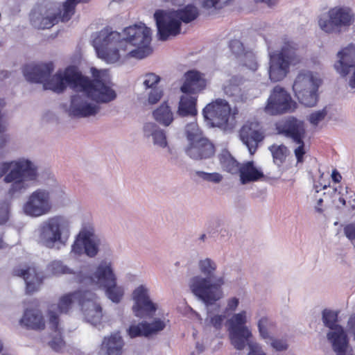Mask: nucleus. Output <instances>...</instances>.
Segmentation results:
<instances>
[{
	"instance_id": "59",
	"label": "nucleus",
	"mask_w": 355,
	"mask_h": 355,
	"mask_svg": "<svg viewBox=\"0 0 355 355\" xmlns=\"http://www.w3.org/2000/svg\"><path fill=\"white\" fill-rule=\"evenodd\" d=\"M269 339L272 340L270 343L271 347L277 352H283L288 349V345L286 340L273 338L271 336L269 338Z\"/></svg>"
},
{
	"instance_id": "42",
	"label": "nucleus",
	"mask_w": 355,
	"mask_h": 355,
	"mask_svg": "<svg viewBox=\"0 0 355 355\" xmlns=\"http://www.w3.org/2000/svg\"><path fill=\"white\" fill-rule=\"evenodd\" d=\"M268 149L272 153L274 163L280 166L286 160L287 147L284 144L272 145Z\"/></svg>"
},
{
	"instance_id": "49",
	"label": "nucleus",
	"mask_w": 355,
	"mask_h": 355,
	"mask_svg": "<svg viewBox=\"0 0 355 355\" xmlns=\"http://www.w3.org/2000/svg\"><path fill=\"white\" fill-rule=\"evenodd\" d=\"M185 132L189 144L194 143L198 139L202 137V136L199 134V130L196 123H191L188 124L186 126Z\"/></svg>"
},
{
	"instance_id": "54",
	"label": "nucleus",
	"mask_w": 355,
	"mask_h": 355,
	"mask_svg": "<svg viewBox=\"0 0 355 355\" xmlns=\"http://www.w3.org/2000/svg\"><path fill=\"white\" fill-rule=\"evenodd\" d=\"M223 224L220 218L216 217L211 219L207 224V232L210 235H214L218 232V228Z\"/></svg>"
},
{
	"instance_id": "48",
	"label": "nucleus",
	"mask_w": 355,
	"mask_h": 355,
	"mask_svg": "<svg viewBox=\"0 0 355 355\" xmlns=\"http://www.w3.org/2000/svg\"><path fill=\"white\" fill-rule=\"evenodd\" d=\"M11 200L4 199L0 201V225L8 222L10 216Z\"/></svg>"
},
{
	"instance_id": "51",
	"label": "nucleus",
	"mask_w": 355,
	"mask_h": 355,
	"mask_svg": "<svg viewBox=\"0 0 355 355\" xmlns=\"http://www.w3.org/2000/svg\"><path fill=\"white\" fill-rule=\"evenodd\" d=\"M160 129V127L154 122L145 123L143 125L144 136L147 139L152 137L153 139Z\"/></svg>"
},
{
	"instance_id": "1",
	"label": "nucleus",
	"mask_w": 355,
	"mask_h": 355,
	"mask_svg": "<svg viewBox=\"0 0 355 355\" xmlns=\"http://www.w3.org/2000/svg\"><path fill=\"white\" fill-rule=\"evenodd\" d=\"M198 268L205 277H193L190 280L189 287L192 293L199 300L206 306H210L223 297L225 277L214 276L217 264L210 258L200 260Z\"/></svg>"
},
{
	"instance_id": "19",
	"label": "nucleus",
	"mask_w": 355,
	"mask_h": 355,
	"mask_svg": "<svg viewBox=\"0 0 355 355\" xmlns=\"http://www.w3.org/2000/svg\"><path fill=\"white\" fill-rule=\"evenodd\" d=\"M80 308L85 320L88 323L94 326L101 324L103 318V308L98 302V296L95 293L85 290Z\"/></svg>"
},
{
	"instance_id": "52",
	"label": "nucleus",
	"mask_w": 355,
	"mask_h": 355,
	"mask_svg": "<svg viewBox=\"0 0 355 355\" xmlns=\"http://www.w3.org/2000/svg\"><path fill=\"white\" fill-rule=\"evenodd\" d=\"M229 48L232 53L237 58H241L245 51L243 44L239 40H232L229 42Z\"/></svg>"
},
{
	"instance_id": "45",
	"label": "nucleus",
	"mask_w": 355,
	"mask_h": 355,
	"mask_svg": "<svg viewBox=\"0 0 355 355\" xmlns=\"http://www.w3.org/2000/svg\"><path fill=\"white\" fill-rule=\"evenodd\" d=\"M5 104L4 99L0 98V158L4 156V147L9 139L8 135L5 134L6 127L2 124L3 114L1 111Z\"/></svg>"
},
{
	"instance_id": "15",
	"label": "nucleus",
	"mask_w": 355,
	"mask_h": 355,
	"mask_svg": "<svg viewBox=\"0 0 355 355\" xmlns=\"http://www.w3.org/2000/svg\"><path fill=\"white\" fill-rule=\"evenodd\" d=\"M336 56L338 60L335 62L334 68L341 78L347 77L352 69H354L348 84L352 89H355V44H349L341 49Z\"/></svg>"
},
{
	"instance_id": "3",
	"label": "nucleus",
	"mask_w": 355,
	"mask_h": 355,
	"mask_svg": "<svg viewBox=\"0 0 355 355\" xmlns=\"http://www.w3.org/2000/svg\"><path fill=\"white\" fill-rule=\"evenodd\" d=\"M199 16V10L192 3L178 10H157L154 19L157 29V37L159 41H166L170 36H176L181 31L182 23L192 22Z\"/></svg>"
},
{
	"instance_id": "57",
	"label": "nucleus",
	"mask_w": 355,
	"mask_h": 355,
	"mask_svg": "<svg viewBox=\"0 0 355 355\" xmlns=\"http://www.w3.org/2000/svg\"><path fill=\"white\" fill-rule=\"evenodd\" d=\"M153 143L155 146L164 148L168 146L166 132L163 129L157 133L156 137L153 139Z\"/></svg>"
},
{
	"instance_id": "5",
	"label": "nucleus",
	"mask_w": 355,
	"mask_h": 355,
	"mask_svg": "<svg viewBox=\"0 0 355 355\" xmlns=\"http://www.w3.org/2000/svg\"><path fill=\"white\" fill-rule=\"evenodd\" d=\"M39 231V239L42 245L59 250L67 245L69 236V222L64 216H55L44 221Z\"/></svg>"
},
{
	"instance_id": "20",
	"label": "nucleus",
	"mask_w": 355,
	"mask_h": 355,
	"mask_svg": "<svg viewBox=\"0 0 355 355\" xmlns=\"http://www.w3.org/2000/svg\"><path fill=\"white\" fill-rule=\"evenodd\" d=\"M85 95L73 94L71 96L68 114L73 118H89L95 116L101 110V107L90 102Z\"/></svg>"
},
{
	"instance_id": "10",
	"label": "nucleus",
	"mask_w": 355,
	"mask_h": 355,
	"mask_svg": "<svg viewBox=\"0 0 355 355\" xmlns=\"http://www.w3.org/2000/svg\"><path fill=\"white\" fill-rule=\"evenodd\" d=\"M321 84L322 80L315 77L311 71L302 70L294 81L293 89L301 104L312 107L318 101V89Z\"/></svg>"
},
{
	"instance_id": "58",
	"label": "nucleus",
	"mask_w": 355,
	"mask_h": 355,
	"mask_svg": "<svg viewBox=\"0 0 355 355\" xmlns=\"http://www.w3.org/2000/svg\"><path fill=\"white\" fill-rule=\"evenodd\" d=\"M160 77L153 73H149L146 75V79L144 85L146 88H157L155 86L159 82Z\"/></svg>"
},
{
	"instance_id": "13",
	"label": "nucleus",
	"mask_w": 355,
	"mask_h": 355,
	"mask_svg": "<svg viewBox=\"0 0 355 355\" xmlns=\"http://www.w3.org/2000/svg\"><path fill=\"white\" fill-rule=\"evenodd\" d=\"M230 114L231 107L228 102L222 98H216L208 103L202 110V115L207 124L223 130L231 128L228 123Z\"/></svg>"
},
{
	"instance_id": "26",
	"label": "nucleus",
	"mask_w": 355,
	"mask_h": 355,
	"mask_svg": "<svg viewBox=\"0 0 355 355\" xmlns=\"http://www.w3.org/2000/svg\"><path fill=\"white\" fill-rule=\"evenodd\" d=\"M203 74L199 71L191 69L184 73V82L180 87V91L187 95L195 94L203 90L207 85Z\"/></svg>"
},
{
	"instance_id": "6",
	"label": "nucleus",
	"mask_w": 355,
	"mask_h": 355,
	"mask_svg": "<svg viewBox=\"0 0 355 355\" xmlns=\"http://www.w3.org/2000/svg\"><path fill=\"white\" fill-rule=\"evenodd\" d=\"M123 43L130 44L137 48L130 51L128 55L131 58L144 59L150 55L153 49L151 30L145 24H134L123 28L122 31Z\"/></svg>"
},
{
	"instance_id": "25",
	"label": "nucleus",
	"mask_w": 355,
	"mask_h": 355,
	"mask_svg": "<svg viewBox=\"0 0 355 355\" xmlns=\"http://www.w3.org/2000/svg\"><path fill=\"white\" fill-rule=\"evenodd\" d=\"M62 73L69 87L75 92L85 93L91 78L84 76L75 65L67 67Z\"/></svg>"
},
{
	"instance_id": "29",
	"label": "nucleus",
	"mask_w": 355,
	"mask_h": 355,
	"mask_svg": "<svg viewBox=\"0 0 355 355\" xmlns=\"http://www.w3.org/2000/svg\"><path fill=\"white\" fill-rule=\"evenodd\" d=\"M240 138L246 146L250 155H254L257 150L258 144L264 139L263 132L253 130L250 126L243 125L240 130Z\"/></svg>"
},
{
	"instance_id": "4",
	"label": "nucleus",
	"mask_w": 355,
	"mask_h": 355,
	"mask_svg": "<svg viewBox=\"0 0 355 355\" xmlns=\"http://www.w3.org/2000/svg\"><path fill=\"white\" fill-rule=\"evenodd\" d=\"M298 47L294 41L285 40L279 51L270 54L268 75L272 82L282 80L288 73L291 64L300 61Z\"/></svg>"
},
{
	"instance_id": "34",
	"label": "nucleus",
	"mask_w": 355,
	"mask_h": 355,
	"mask_svg": "<svg viewBox=\"0 0 355 355\" xmlns=\"http://www.w3.org/2000/svg\"><path fill=\"white\" fill-rule=\"evenodd\" d=\"M152 115L156 122L165 127L169 126L174 121L173 113L166 101L153 110Z\"/></svg>"
},
{
	"instance_id": "38",
	"label": "nucleus",
	"mask_w": 355,
	"mask_h": 355,
	"mask_svg": "<svg viewBox=\"0 0 355 355\" xmlns=\"http://www.w3.org/2000/svg\"><path fill=\"white\" fill-rule=\"evenodd\" d=\"M103 291L105 296L112 303L118 304L123 298L125 291L121 286H119L117 280L100 288Z\"/></svg>"
},
{
	"instance_id": "47",
	"label": "nucleus",
	"mask_w": 355,
	"mask_h": 355,
	"mask_svg": "<svg viewBox=\"0 0 355 355\" xmlns=\"http://www.w3.org/2000/svg\"><path fill=\"white\" fill-rule=\"evenodd\" d=\"M272 322L268 317H261L257 323L258 330L260 336L263 339L270 338L268 329L272 327Z\"/></svg>"
},
{
	"instance_id": "21",
	"label": "nucleus",
	"mask_w": 355,
	"mask_h": 355,
	"mask_svg": "<svg viewBox=\"0 0 355 355\" xmlns=\"http://www.w3.org/2000/svg\"><path fill=\"white\" fill-rule=\"evenodd\" d=\"M54 70L53 62L40 64H26L21 68L25 79L32 83H43L51 77Z\"/></svg>"
},
{
	"instance_id": "37",
	"label": "nucleus",
	"mask_w": 355,
	"mask_h": 355,
	"mask_svg": "<svg viewBox=\"0 0 355 355\" xmlns=\"http://www.w3.org/2000/svg\"><path fill=\"white\" fill-rule=\"evenodd\" d=\"M67 87L65 78L61 71L56 72L51 78H49L44 83V89L45 90H51L57 94L63 93Z\"/></svg>"
},
{
	"instance_id": "64",
	"label": "nucleus",
	"mask_w": 355,
	"mask_h": 355,
	"mask_svg": "<svg viewBox=\"0 0 355 355\" xmlns=\"http://www.w3.org/2000/svg\"><path fill=\"white\" fill-rule=\"evenodd\" d=\"M344 234L350 241L355 240V223H349L345 226Z\"/></svg>"
},
{
	"instance_id": "18",
	"label": "nucleus",
	"mask_w": 355,
	"mask_h": 355,
	"mask_svg": "<svg viewBox=\"0 0 355 355\" xmlns=\"http://www.w3.org/2000/svg\"><path fill=\"white\" fill-rule=\"evenodd\" d=\"M277 134L290 139L293 142L305 139L306 130L305 123L294 116H288L275 124Z\"/></svg>"
},
{
	"instance_id": "31",
	"label": "nucleus",
	"mask_w": 355,
	"mask_h": 355,
	"mask_svg": "<svg viewBox=\"0 0 355 355\" xmlns=\"http://www.w3.org/2000/svg\"><path fill=\"white\" fill-rule=\"evenodd\" d=\"M124 343L119 334H112L105 337L101 344V351L106 355H121Z\"/></svg>"
},
{
	"instance_id": "2",
	"label": "nucleus",
	"mask_w": 355,
	"mask_h": 355,
	"mask_svg": "<svg viewBox=\"0 0 355 355\" xmlns=\"http://www.w3.org/2000/svg\"><path fill=\"white\" fill-rule=\"evenodd\" d=\"M3 176L5 183L11 184L7 195L10 198H17L29 188V182L37 179L38 168L26 158L3 162L0 163V178Z\"/></svg>"
},
{
	"instance_id": "44",
	"label": "nucleus",
	"mask_w": 355,
	"mask_h": 355,
	"mask_svg": "<svg viewBox=\"0 0 355 355\" xmlns=\"http://www.w3.org/2000/svg\"><path fill=\"white\" fill-rule=\"evenodd\" d=\"M47 270L55 275L73 273L72 269L64 265L60 260H53L50 262L47 266Z\"/></svg>"
},
{
	"instance_id": "27",
	"label": "nucleus",
	"mask_w": 355,
	"mask_h": 355,
	"mask_svg": "<svg viewBox=\"0 0 355 355\" xmlns=\"http://www.w3.org/2000/svg\"><path fill=\"white\" fill-rule=\"evenodd\" d=\"M20 324L28 330L41 331L45 329V320L37 308H26L19 320Z\"/></svg>"
},
{
	"instance_id": "41",
	"label": "nucleus",
	"mask_w": 355,
	"mask_h": 355,
	"mask_svg": "<svg viewBox=\"0 0 355 355\" xmlns=\"http://www.w3.org/2000/svg\"><path fill=\"white\" fill-rule=\"evenodd\" d=\"M338 311H333L329 309H324L322 311V321L325 327L329 329L330 331L336 329L338 322Z\"/></svg>"
},
{
	"instance_id": "16",
	"label": "nucleus",
	"mask_w": 355,
	"mask_h": 355,
	"mask_svg": "<svg viewBox=\"0 0 355 355\" xmlns=\"http://www.w3.org/2000/svg\"><path fill=\"white\" fill-rule=\"evenodd\" d=\"M134 301L132 311L134 315L139 318H151L155 314L158 306L150 297L148 290L144 285L137 287L132 294Z\"/></svg>"
},
{
	"instance_id": "55",
	"label": "nucleus",
	"mask_w": 355,
	"mask_h": 355,
	"mask_svg": "<svg viewBox=\"0 0 355 355\" xmlns=\"http://www.w3.org/2000/svg\"><path fill=\"white\" fill-rule=\"evenodd\" d=\"M57 335L52 338L49 342V347L55 352H60L64 346V341L61 332H56Z\"/></svg>"
},
{
	"instance_id": "56",
	"label": "nucleus",
	"mask_w": 355,
	"mask_h": 355,
	"mask_svg": "<svg viewBox=\"0 0 355 355\" xmlns=\"http://www.w3.org/2000/svg\"><path fill=\"white\" fill-rule=\"evenodd\" d=\"M298 146L294 150V154L297 163L304 162V157L306 154L304 139L294 141Z\"/></svg>"
},
{
	"instance_id": "24",
	"label": "nucleus",
	"mask_w": 355,
	"mask_h": 355,
	"mask_svg": "<svg viewBox=\"0 0 355 355\" xmlns=\"http://www.w3.org/2000/svg\"><path fill=\"white\" fill-rule=\"evenodd\" d=\"M89 278L98 288L117 280L112 262L107 260H102L98 264Z\"/></svg>"
},
{
	"instance_id": "14",
	"label": "nucleus",
	"mask_w": 355,
	"mask_h": 355,
	"mask_svg": "<svg viewBox=\"0 0 355 355\" xmlns=\"http://www.w3.org/2000/svg\"><path fill=\"white\" fill-rule=\"evenodd\" d=\"M297 108V103L291 94L280 86H275L268 99L266 110L272 115L293 112Z\"/></svg>"
},
{
	"instance_id": "46",
	"label": "nucleus",
	"mask_w": 355,
	"mask_h": 355,
	"mask_svg": "<svg viewBox=\"0 0 355 355\" xmlns=\"http://www.w3.org/2000/svg\"><path fill=\"white\" fill-rule=\"evenodd\" d=\"M241 63L252 71H256L258 68L256 56L252 51H246L240 58Z\"/></svg>"
},
{
	"instance_id": "28",
	"label": "nucleus",
	"mask_w": 355,
	"mask_h": 355,
	"mask_svg": "<svg viewBox=\"0 0 355 355\" xmlns=\"http://www.w3.org/2000/svg\"><path fill=\"white\" fill-rule=\"evenodd\" d=\"M327 338L336 355L347 352L349 339L342 325H338L336 329L329 331L327 334Z\"/></svg>"
},
{
	"instance_id": "33",
	"label": "nucleus",
	"mask_w": 355,
	"mask_h": 355,
	"mask_svg": "<svg viewBox=\"0 0 355 355\" xmlns=\"http://www.w3.org/2000/svg\"><path fill=\"white\" fill-rule=\"evenodd\" d=\"M84 293L85 291L77 290L62 295L58 303L59 311L61 313H67L74 302H77L80 306Z\"/></svg>"
},
{
	"instance_id": "63",
	"label": "nucleus",
	"mask_w": 355,
	"mask_h": 355,
	"mask_svg": "<svg viewBox=\"0 0 355 355\" xmlns=\"http://www.w3.org/2000/svg\"><path fill=\"white\" fill-rule=\"evenodd\" d=\"M12 275L14 276L22 277L24 280L29 279L31 276L30 268L27 267L26 268L23 269L16 267L12 270Z\"/></svg>"
},
{
	"instance_id": "53",
	"label": "nucleus",
	"mask_w": 355,
	"mask_h": 355,
	"mask_svg": "<svg viewBox=\"0 0 355 355\" xmlns=\"http://www.w3.org/2000/svg\"><path fill=\"white\" fill-rule=\"evenodd\" d=\"M327 113V107H324L322 110L312 112L309 115V121L312 125H318L320 121L324 119Z\"/></svg>"
},
{
	"instance_id": "32",
	"label": "nucleus",
	"mask_w": 355,
	"mask_h": 355,
	"mask_svg": "<svg viewBox=\"0 0 355 355\" xmlns=\"http://www.w3.org/2000/svg\"><path fill=\"white\" fill-rule=\"evenodd\" d=\"M231 344L237 350H243L248 343H252L249 341L252 337V332L248 328L228 330Z\"/></svg>"
},
{
	"instance_id": "43",
	"label": "nucleus",
	"mask_w": 355,
	"mask_h": 355,
	"mask_svg": "<svg viewBox=\"0 0 355 355\" xmlns=\"http://www.w3.org/2000/svg\"><path fill=\"white\" fill-rule=\"evenodd\" d=\"M246 322V312L245 311L235 313L227 320L228 330L248 328L245 325Z\"/></svg>"
},
{
	"instance_id": "50",
	"label": "nucleus",
	"mask_w": 355,
	"mask_h": 355,
	"mask_svg": "<svg viewBox=\"0 0 355 355\" xmlns=\"http://www.w3.org/2000/svg\"><path fill=\"white\" fill-rule=\"evenodd\" d=\"M196 175L200 178L205 181L213 182L215 184L219 183L223 180V175L217 172L207 173L205 171H196Z\"/></svg>"
},
{
	"instance_id": "61",
	"label": "nucleus",
	"mask_w": 355,
	"mask_h": 355,
	"mask_svg": "<svg viewBox=\"0 0 355 355\" xmlns=\"http://www.w3.org/2000/svg\"><path fill=\"white\" fill-rule=\"evenodd\" d=\"M59 316L57 313L50 311L49 312V325L51 330L56 332H60L59 329Z\"/></svg>"
},
{
	"instance_id": "36",
	"label": "nucleus",
	"mask_w": 355,
	"mask_h": 355,
	"mask_svg": "<svg viewBox=\"0 0 355 355\" xmlns=\"http://www.w3.org/2000/svg\"><path fill=\"white\" fill-rule=\"evenodd\" d=\"M196 105L197 97L182 96L179 102L178 114L181 116H196L198 113Z\"/></svg>"
},
{
	"instance_id": "9",
	"label": "nucleus",
	"mask_w": 355,
	"mask_h": 355,
	"mask_svg": "<svg viewBox=\"0 0 355 355\" xmlns=\"http://www.w3.org/2000/svg\"><path fill=\"white\" fill-rule=\"evenodd\" d=\"M105 242L104 238L96 233L94 225L87 223L83 225L76 235L71 245V253L78 257L85 254L89 258H94Z\"/></svg>"
},
{
	"instance_id": "7",
	"label": "nucleus",
	"mask_w": 355,
	"mask_h": 355,
	"mask_svg": "<svg viewBox=\"0 0 355 355\" xmlns=\"http://www.w3.org/2000/svg\"><path fill=\"white\" fill-rule=\"evenodd\" d=\"M123 43L122 33L110 31L107 28L97 33L92 40V45L98 58L109 64L115 63L119 60L118 48Z\"/></svg>"
},
{
	"instance_id": "17",
	"label": "nucleus",
	"mask_w": 355,
	"mask_h": 355,
	"mask_svg": "<svg viewBox=\"0 0 355 355\" xmlns=\"http://www.w3.org/2000/svg\"><path fill=\"white\" fill-rule=\"evenodd\" d=\"M51 209L50 192L44 189H37L33 191L23 207L24 214L31 217L45 215Z\"/></svg>"
},
{
	"instance_id": "23",
	"label": "nucleus",
	"mask_w": 355,
	"mask_h": 355,
	"mask_svg": "<svg viewBox=\"0 0 355 355\" xmlns=\"http://www.w3.org/2000/svg\"><path fill=\"white\" fill-rule=\"evenodd\" d=\"M185 153L192 159L202 160L211 158L216 152L214 144L207 138L202 137L185 148Z\"/></svg>"
},
{
	"instance_id": "8",
	"label": "nucleus",
	"mask_w": 355,
	"mask_h": 355,
	"mask_svg": "<svg viewBox=\"0 0 355 355\" xmlns=\"http://www.w3.org/2000/svg\"><path fill=\"white\" fill-rule=\"evenodd\" d=\"M92 78L84 94L96 104H107L117 97L112 83L106 78V71L91 68Z\"/></svg>"
},
{
	"instance_id": "39",
	"label": "nucleus",
	"mask_w": 355,
	"mask_h": 355,
	"mask_svg": "<svg viewBox=\"0 0 355 355\" xmlns=\"http://www.w3.org/2000/svg\"><path fill=\"white\" fill-rule=\"evenodd\" d=\"M243 83V78L241 76H234L224 85L223 91L225 94L230 97H234L235 100L240 99L243 96L241 85Z\"/></svg>"
},
{
	"instance_id": "12",
	"label": "nucleus",
	"mask_w": 355,
	"mask_h": 355,
	"mask_svg": "<svg viewBox=\"0 0 355 355\" xmlns=\"http://www.w3.org/2000/svg\"><path fill=\"white\" fill-rule=\"evenodd\" d=\"M59 7L52 1L36 3L29 12L31 25L38 30L49 29L59 23Z\"/></svg>"
},
{
	"instance_id": "40",
	"label": "nucleus",
	"mask_w": 355,
	"mask_h": 355,
	"mask_svg": "<svg viewBox=\"0 0 355 355\" xmlns=\"http://www.w3.org/2000/svg\"><path fill=\"white\" fill-rule=\"evenodd\" d=\"M88 0H66L63 3L62 12L59 8V21L67 22L71 19L75 12V8L78 3L87 2Z\"/></svg>"
},
{
	"instance_id": "22",
	"label": "nucleus",
	"mask_w": 355,
	"mask_h": 355,
	"mask_svg": "<svg viewBox=\"0 0 355 355\" xmlns=\"http://www.w3.org/2000/svg\"><path fill=\"white\" fill-rule=\"evenodd\" d=\"M165 327L164 321L160 318H155L152 322L141 321L137 324H130L127 329V334L130 338H150L162 331Z\"/></svg>"
},
{
	"instance_id": "35",
	"label": "nucleus",
	"mask_w": 355,
	"mask_h": 355,
	"mask_svg": "<svg viewBox=\"0 0 355 355\" xmlns=\"http://www.w3.org/2000/svg\"><path fill=\"white\" fill-rule=\"evenodd\" d=\"M222 169L232 175L238 174L240 163L231 155L229 150L224 148L218 155Z\"/></svg>"
},
{
	"instance_id": "60",
	"label": "nucleus",
	"mask_w": 355,
	"mask_h": 355,
	"mask_svg": "<svg viewBox=\"0 0 355 355\" xmlns=\"http://www.w3.org/2000/svg\"><path fill=\"white\" fill-rule=\"evenodd\" d=\"M163 91L159 88H153L148 95V103L151 105L157 103L162 97Z\"/></svg>"
},
{
	"instance_id": "30",
	"label": "nucleus",
	"mask_w": 355,
	"mask_h": 355,
	"mask_svg": "<svg viewBox=\"0 0 355 355\" xmlns=\"http://www.w3.org/2000/svg\"><path fill=\"white\" fill-rule=\"evenodd\" d=\"M238 174L241 184L257 182L265 177L263 171L255 166L254 161H246L240 164Z\"/></svg>"
},
{
	"instance_id": "11",
	"label": "nucleus",
	"mask_w": 355,
	"mask_h": 355,
	"mask_svg": "<svg viewBox=\"0 0 355 355\" xmlns=\"http://www.w3.org/2000/svg\"><path fill=\"white\" fill-rule=\"evenodd\" d=\"M355 22L354 10L347 6H337L330 8L327 18H320L318 24L320 28L329 34H340L347 31Z\"/></svg>"
},
{
	"instance_id": "62",
	"label": "nucleus",
	"mask_w": 355,
	"mask_h": 355,
	"mask_svg": "<svg viewBox=\"0 0 355 355\" xmlns=\"http://www.w3.org/2000/svg\"><path fill=\"white\" fill-rule=\"evenodd\" d=\"M249 352L247 355H266L262 347L258 343H248Z\"/></svg>"
}]
</instances>
